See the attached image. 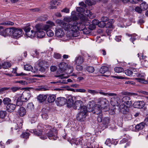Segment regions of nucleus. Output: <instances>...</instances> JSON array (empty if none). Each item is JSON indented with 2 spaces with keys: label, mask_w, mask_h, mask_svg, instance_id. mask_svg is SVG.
<instances>
[{
  "label": "nucleus",
  "mask_w": 148,
  "mask_h": 148,
  "mask_svg": "<svg viewBox=\"0 0 148 148\" xmlns=\"http://www.w3.org/2000/svg\"><path fill=\"white\" fill-rule=\"evenodd\" d=\"M78 18L75 15L71 17H65L64 20L68 23H66L61 20H57V22L60 23V26L65 30L67 31L66 36L69 38L76 37L79 35V32L77 30L78 25H79V22L77 21Z\"/></svg>",
  "instance_id": "f257e3e1"
},
{
  "label": "nucleus",
  "mask_w": 148,
  "mask_h": 148,
  "mask_svg": "<svg viewBox=\"0 0 148 148\" xmlns=\"http://www.w3.org/2000/svg\"><path fill=\"white\" fill-rule=\"evenodd\" d=\"M52 127L49 125H44L43 126V129L40 130H31L29 132L34 133V135L39 137L42 140H45L47 138L46 136L45 135V132H48L51 130L53 129Z\"/></svg>",
  "instance_id": "f03ea898"
},
{
  "label": "nucleus",
  "mask_w": 148,
  "mask_h": 148,
  "mask_svg": "<svg viewBox=\"0 0 148 148\" xmlns=\"http://www.w3.org/2000/svg\"><path fill=\"white\" fill-rule=\"evenodd\" d=\"M30 97V94L29 93L16 95L13 97L12 100L16 102L17 106H20L23 104V102H26L28 100Z\"/></svg>",
  "instance_id": "7ed1b4c3"
},
{
  "label": "nucleus",
  "mask_w": 148,
  "mask_h": 148,
  "mask_svg": "<svg viewBox=\"0 0 148 148\" xmlns=\"http://www.w3.org/2000/svg\"><path fill=\"white\" fill-rule=\"evenodd\" d=\"M78 110L79 112L77 115V119L80 122H83L86 120L87 115V108L86 106H83Z\"/></svg>",
  "instance_id": "20e7f679"
},
{
  "label": "nucleus",
  "mask_w": 148,
  "mask_h": 148,
  "mask_svg": "<svg viewBox=\"0 0 148 148\" xmlns=\"http://www.w3.org/2000/svg\"><path fill=\"white\" fill-rule=\"evenodd\" d=\"M80 19L82 20V22H79V25H78V27L77 29V30L79 31H83L84 34H87L90 33V30L85 28V26L84 25L86 21H87V18L85 17H82Z\"/></svg>",
  "instance_id": "39448f33"
},
{
  "label": "nucleus",
  "mask_w": 148,
  "mask_h": 148,
  "mask_svg": "<svg viewBox=\"0 0 148 148\" xmlns=\"http://www.w3.org/2000/svg\"><path fill=\"white\" fill-rule=\"evenodd\" d=\"M114 96L111 98L110 103L113 106H118L121 104V95L117 97L116 96V95Z\"/></svg>",
  "instance_id": "423d86ee"
},
{
  "label": "nucleus",
  "mask_w": 148,
  "mask_h": 148,
  "mask_svg": "<svg viewBox=\"0 0 148 148\" xmlns=\"http://www.w3.org/2000/svg\"><path fill=\"white\" fill-rule=\"evenodd\" d=\"M36 33L37 34V37L38 38H42L45 35V32L42 30V27L41 25L38 24L36 25Z\"/></svg>",
  "instance_id": "0eeeda50"
},
{
  "label": "nucleus",
  "mask_w": 148,
  "mask_h": 148,
  "mask_svg": "<svg viewBox=\"0 0 148 148\" xmlns=\"http://www.w3.org/2000/svg\"><path fill=\"white\" fill-rule=\"evenodd\" d=\"M47 136L50 139L55 140L58 138L57 133L54 129L51 130L48 132L46 133Z\"/></svg>",
  "instance_id": "6e6552de"
},
{
  "label": "nucleus",
  "mask_w": 148,
  "mask_h": 148,
  "mask_svg": "<svg viewBox=\"0 0 148 148\" xmlns=\"http://www.w3.org/2000/svg\"><path fill=\"white\" fill-rule=\"evenodd\" d=\"M23 29L26 32V35L27 36L31 38H33L35 36L36 32L33 30L30 31L31 28L29 27H25Z\"/></svg>",
  "instance_id": "1a4fd4ad"
},
{
  "label": "nucleus",
  "mask_w": 148,
  "mask_h": 148,
  "mask_svg": "<svg viewBox=\"0 0 148 148\" xmlns=\"http://www.w3.org/2000/svg\"><path fill=\"white\" fill-rule=\"evenodd\" d=\"M12 35L15 38H18L21 36L23 31L20 28L13 27Z\"/></svg>",
  "instance_id": "9d476101"
},
{
  "label": "nucleus",
  "mask_w": 148,
  "mask_h": 148,
  "mask_svg": "<svg viewBox=\"0 0 148 148\" xmlns=\"http://www.w3.org/2000/svg\"><path fill=\"white\" fill-rule=\"evenodd\" d=\"M121 103L123 105H126L129 106L132 105V103L130 97L125 96L121 98Z\"/></svg>",
  "instance_id": "9b49d317"
},
{
  "label": "nucleus",
  "mask_w": 148,
  "mask_h": 148,
  "mask_svg": "<svg viewBox=\"0 0 148 148\" xmlns=\"http://www.w3.org/2000/svg\"><path fill=\"white\" fill-rule=\"evenodd\" d=\"M13 27L11 28H8L2 31L1 30L0 34L4 36H8L12 35Z\"/></svg>",
  "instance_id": "f8f14e48"
},
{
  "label": "nucleus",
  "mask_w": 148,
  "mask_h": 148,
  "mask_svg": "<svg viewBox=\"0 0 148 148\" xmlns=\"http://www.w3.org/2000/svg\"><path fill=\"white\" fill-rule=\"evenodd\" d=\"M66 102L67 99L65 98L62 97L57 98L56 100L57 104L60 106L65 104Z\"/></svg>",
  "instance_id": "ddd939ff"
},
{
  "label": "nucleus",
  "mask_w": 148,
  "mask_h": 148,
  "mask_svg": "<svg viewBox=\"0 0 148 148\" xmlns=\"http://www.w3.org/2000/svg\"><path fill=\"white\" fill-rule=\"evenodd\" d=\"M101 107L100 105L98 104L95 105L91 110H89L88 111L89 112H92L94 114H98L101 112Z\"/></svg>",
  "instance_id": "4468645a"
},
{
  "label": "nucleus",
  "mask_w": 148,
  "mask_h": 148,
  "mask_svg": "<svg viewBox=\"0 0 148 148\" xmlns=\"http://www.w3.org/2000/svg\"><path fill=\"white\" fill-rule=\"evenodd\" d=\"M83 105V102L81 100H77L75 102L73 105L72 107L75 109H78L82 107Z\"/></svg>",
  "instance_id": "2eb2a0df"
},
{
  "label": "nucleus",
  "mask_w": 148,
  "mask_h": 148,
  "mask_svg": "<svg viewBox=\"0 0 148 148\" xmlns=\"http://www.w3.org/2000/svg\"><path fill=\"white\" fill-rule=\"evenodd\" d=\"M109 68L107 66H103L100 69L99 72L102 74H104L108 72L107 75H103V76L108 77L110 75V73L108 71Z\"/></svg>",
  "instance_id": "dca6fc26"
},
{
  "label": "nucleus",
  "mask_w": 148,
  "mask_h": 148,
  "mask_svg": "<svg viewBox=\"0 0 148 148\" xmlns=\"http://www.w3.org/2000/svg\"><path fill=\"white\" fill-rule=\"evenodd\" d=\"M145 103L143 101H136L133 103V106L135 108H142L145 106Z\"/></svg>",
  "instance_id": "f3484780"
},
{
  "label": "nucleus",
  "mask_w": 148,
  "mask_h": 148,
  "mask_svg": "<svg viewBox=\"0 0 148 148\" xmlns=\"http://www.w3.org/2000/svg\"><path fill=\"white\" fill-rule=\"evenodd\" d=\"M119 109L120 112L123 114H127L129 110V108L125 105L123 104L120 106Z\"/></svg>",
  "instance_id": "a211bd4d"
},
{
  "label": "nucleus",
  "mask_w": 148,
  "mask_h": 148,
  "mask_svg": "<svg viewBox=\"0 0 148 148\" xmlns=\"http://www.w3.org/2000/svg\"><path fill=\"white\" fill-rule=\"evenodd\" d=\"M84 62L83 57L80 56L76 57L75 59L74 62L75 64H82Z\"/></svg>",
  "instance_id": "6ab92c4d"
},
{
  "label": "nucleus",
  "mask_w": 148,
  "mask_h": 148,
  "mask_svg": "<svg viewBox=\"0 0 148 148\" xmlns=\"http://www.w3.org/2000/svg\"><path fill=\"white\" fill-rule=\"evenodd\" d=\"M26 109L23 107H20L18 109L17 113L21 116H24L26 114Z\"/></svg>",
  "instance_id": "aec40b11"
},
{
  "label": "nucleus",
  "mask_w": 148,
  "mask_h": 148,
  "mask_svg": "<svg viewBox=\"0 0 148 148\" xmlns=\"http://www.w3.org/2000/svg\"><path fill=\"white\" fill-rule=\"evenodd\" d=\"M58 66L61 71H64L68 68V65L66 63L62 62L59 64Z\"/></svg>",
  "instance_id": "412c9836"
},
{
  "label": "nucleus",
  "mask_w": 148,
  "mask_h": 148,
  "mask_svg": "<svg viewBox=\"0 0 148 148\" xmlns=\"http://www.w3.org/2000/svg\"><path fill=\"white\" fill-rule=\"evenodd\" d=\"M108 101L106 98L102 97L98 99L97 100V103L102 105H105L108 103Z\"/></svg>",
  "instance_id": "4be33fe9"
},
{
  "label": "nucleus",
  "mask_w": 148,
  "mask_h": 148,
  "mask_svg": "<svg viewBox=\"0 0 148 148\" xmlns=\"http://www.w3.org/2000/svg\"><path fill=\"white\" fill-rule=\"evenodd\" d=\"M64 32L62 29H60L56 30L55 35L58 37L61 38L64 35Z\"/></svg>",
  "instance_id": "5701e85b"
},
{
  "label": "nucleus",
  "mask_w": 148,
  "mask_h": 148,
  "mask_svg": "<svg viewBox=\"0 0 148 148\" xmlns=\"http://www.w3.org/2000/svg\"><path fill=\"white\" fill-rule=\"evenodd\" d=\"M145 125V123L144 121V122L140 123L135 126V129L137 130H140L144 128Z\"/></svg>",
  "instance_id": "b1692460"
},
{
  "label": "nucleus",
  "mask_w": 148,
  "mask_h": 148,
  "mask_svg": "<svg viewBox=\"0 0 148 148\" xmlns=\"http://www.w3.org/2000/svg\"><path fill=\"white\" fill-rule=\"evenodd\" d=\"M15 105L13 103H10L6 106L7 110L10 112H12L15 109Z\"/></svg>",
  "instance_id": "393cba45"
},
{
  "label": "nucleus",
  "mask_w": 148,
  "mask_h": 148,
  "mask_svg": "<svg viewBox=\"0 0 148 148\" xmlns=\"http://www.w3.org/2000/svg\"><path fill=\"white\" fill-rule=\"evenodd\" d=\"M43 63L42 61H40L38 65V68L36 69V70H38V69L39 71L41 72H44L45 71V69L43 67Z\"/></svg>",
  "instance_id": "a878e982"
},
{
  "label": "nucleus",
  "mask_w": 148,
  "mask_h": 148,
  "mask_svg": "<svg viewBox=\"0 0 148 148\" xmlns=\"http://www.w3.org/2000/svg\"><path fill=\"white\" fill-rule=\"evenodd\" d=\"M10 63L8 62H4L3 63H2V65L0 64V69L1 67L4 69H7L10 67Z\"/></svg>",
  "instance_id": "bb28decb"
},
{
  "label": "nucleus",
  "mask_w": 148,
  "mask_h": 148,
  "mask_svg": "<svg viewBox=\"0 0 148 148\" xmlns=\"http://www.w3.org/2000/svg\"><path fill=\"white\" fill-rule=\"evenodd\" d=\"M47 97L44 95H40L37 97L38 100L40 102H42L44 101L46 99Z\"/></svg>",
  "instance_id": "cd10ccee"
},
{
  "label": "nucleus",
  "mask_w": 148,
  "mask_h": 148,
  "mask_svg": "<svg viewBox=\"0 0 148 148\" xmlns=\"http://www.w3.org/2000/svg\"><path fill=\"white\" fill-rule=\"evenodd\" d=\"M56 97L54 95H50L47 98L48 101L50 103L54 102L56 100Z\"/></svg>",
  "instance_id": "c85d7f7f"
},
{
  "label": "nucleus",
  "mask_w": 148,
  "mask_h": 148,
  "mask_svg": "<svg viewBox=\"0 0 148 148\" xmlns=\"http://www.w3.org/2000/svg\"><path fill=\"white\" fill-rule=\"evenodd\" d=\"M73 98L71 96H70L69 97L68 99L67 100V105L68 107H71L73 105Z\"/></svg>",
  "instance_id": "c756f323"
},
{
  "label": "nucleus",
  "mask_w": 148,
  "mask_h": 148,
  "mask_svg": "<svg viewBox=\"0 0 148 148\" xmlns=\"http://www.w3.org/2000/svg\"><path fill=\"white\" fill-rule=\"evenodd\" d=\"M22 123V121L21 119L18 120V121H17V124L14 128L15 130H17L21 128L23 125Z\"/></svg>",
  "instance_id": "7c9ffc66"
},
{
  "label": "nucleus",
  "mask_w": 148,
  "mask_h": 148,
  "mask_svg": "<svg viewBox=\"0 0 148 148\" xmlns=\"http://www.w3.org/2000/svg\"><path fill=\"white\" fill-rule=\"evenodd\" d=\"M84 14L85 16H87L90 18H92L93 17L92 12L89 10H87L86 11L85 10V12H84Z\"/></svg>",
  "instance_id": "2f4dec72"
},
{
  "label": "nucleus",
  "mask_w": 148,
  "mask_h": 148,
  "mask_svg": "<svg viewBox=\"0 0 148 148\" xmlns=\"http://www.w3.org/2000/svg\"><path fill=\"white\" fill-rule=\"evenodd\" d=\"M140 7L142 10H145L148 8V4L145 2L142 3L140 5Z\"/></svg>",
  "instance_id": "473e14b6"
},
{
  "label": "nucleus",
  "mask_w": 148,
  "mask_h": 148,
  "mask_svg": "<svg viewBox=\"0 0 148 148\" xmlns=\"http://www.w3.org/2000/svg\"><path fill=\"white\" fill-rule=\"evenodd\" d=\"M126 35L129 37H131L130 39V40L131 41L133 44H134V43H133V42L136 40V37L137 36V35L135 34H127Z\"/></svg>",
  "instance_id": "72a5a7b5"
},
{
  "label": "nucleus",
  "mask_w": 148,
  "mask_h": 148,
  "mask_svg": "<svg viewBox=\"0 0 148 148\" xmlns=\"http://www.w3.org/2000/svg\"><path fill=\"white\" fill-rule=\"evenodd\" d=\"M11 102V99L9 98H5L3 100V102L4 104L7 105L10 104Z\"/></svg>",
  "instance_id": "f704fd0d"
},
{
  "label": "nucleus",
  "mask_w": 148,
  "mask_h": 148,
  "mask_svg": "<svg viewBox=\"0 0 148 148\" xmlns=\"http://www.w3.org/2000/svg\"><path fill=\"white\" fill-rule=\"evenodd\" d=\"M30 135V134L29 132H25L22 134L21 136L23 138L27 139L29 138V136Z\"/></svg>",
  "instance_id": "c9c22d12"
},
{
  "label": "nucleus",
  "mask_w": 148,
  "mask_h": 148,
  "mask_svg": "<svg viewBox=\"0 0 148 148\" xmlns=\"http://www.w3.org/2000/svg\"><path fill=\"white\" fill-rule=\"evenodd\" d=\"M85 2L86 4H88L89 6L94 5L96 3L95 1L93 0H86L85 1Z\"/></svg>",
  "instance_id": "e433bc0d"
},
{
  "label": "nucleus",
  "mask_w": 148,
  "mask_h": 148,
  "mask_svg": "<svg viewBox=\"0 0 148 148\" xmlns=\"http://www.w3.org/2000/svg\"><path fill=\"white\" fill-rule=\"evenodd\" d=\"M61 1L60 0H52L51 1V5H59L61 3Z\"/></svg>",
  "instance_id": "4c0bfd02"
},
{
  "label": "nucleus",
  "mask_w": 148,
  "mask_h": 148,
  "mask_svg": "<svg viewBox=\"0 0 148 148\" xmlns=\"http://www.w3.org/2000/svg\"><path fill=\"white\" fill-rule=\"evenodd\" d=\"M24 69L25 70L27 71H31L32 72L33 70L32 67L29 64H26L24 66Z\"/></svg>",
  "instance_id": "58836bf2"
},
{
  "label": "nucleus",
  "mask_w": 148,
  "mask_h": 148,
  "mask_svg": "<svg viewBox=\"0 0 148 148\" xmlns=\"http://www.w3.org/2000/svg\"><path fill=\"white\" fill-rule=\"evenodd\" d=\"M99 93L104 95H108L109 96H114V95H116V94L115 93H106L103 92L101 90L99 92Z\"/></svg>",
  "instance_id": "ea45409f"
},
{
  "label": "nucleus",
  "mask_w": 148,
  "mask_h": 148,
  "mask_svg": "<svg viewBox=\"0 0 148 148\" xmlns=\"http://www.w3.org/2000/svg\"><path fill=\"white\" fill-rule=\"evenodd\" d=\"M86 71L90 73H92L94 71V68L92 66H88L86 68Z\"/></svg>",
  "instance_id": "a19ab883"
},
{
  "label": "nucleus",
  "mask_w": 148,
  "mask_h": 148,
  "mask_svg": "<svg viewBox=\"0 0 148 148\" xmlns=\"http://www.w3.org/2000/svg\"><path fill=\"white\" fill-rule=\"evenodd\" d=\"M13 73L16 74L15 75L16 76H20L23 75H26L27 74L24 73L23 72L21 73H16V69H13Z\"/></svg>",
  "instance_id": "79ce46f5"
},
{
  "label": "nucleus",
  "mask_w": 148,
  "mask_h": 148,
  "mask_svg": "<svg viewBox=\"0 0 148 148\" xmlns=\"http://www.w3.org/2000/svg\"><path fill=\"white\" fill-rule=\"evenodd\" d=\"M115 71L117 73H120L124 71L123 69L121 67H116L114 68Z\"/></svg>",
  "instance_id": "37998d69"
},
{
  "label": "nucleus",
  "mask_w": 148,
  "mask_h": 148,
  "mask_svg": "<svg viewBox=\"0 0 148 148\" xmlns=\"http://www.w3.org/2000/svg\"><path fill=\"white\" fill-rule=\"evenodd\" d=\"M7 113L5 111H1L0 112V118L4 119L6 116Z\"/></svg>",
  "instance_id": "c03bdc74"
},
{
  "label": "nucleus",
  "mask_w": 148,
  "mask_h": 148,
  "mask_svg": "<svg viewBox=\"0 0 148 148\" xmlns=\"http://www.w3.org/2000/svg\"><path fill=\"white\" fill-rule=\"evenodd\" d=\"M135 79L137 80V82H139L141 83H146L147 81L145 80L144 78H141L140 77L136 78Z\"/></svg>",
  "instance_id": "a18cd8bd"
},
{
  "label": "nucleus",
  "mask_w": 148,
  "mask_h": 148,
  "mask_svg": "<svg viewBox=\"0 0 148 148\" xmlns=\"http://www.w3.org/2000/svg\"><path fill=\"white\" fill-rule=\"evenodd\" d=\"M85 8L81 7H78L76 8V10L77 12L80 13H84L85 12Z\"/></svg>",
  "instance_id": "49530a36"
},
{
  "label": "nucleus",
  "mask_w": 148,
  "mask_h": 148,
  "mask_svg": "<svg viewBox=\"0 0 148 148\" xmlns=\"http://www.w3.org/2000/svg\"><path fill=\"white\" fill-rule=\"evenodd\" d=\"M46 34L48 36L51 37L53 36L54 33L51 30L49 29L46 32Z\"/></svg>",
  "instance_id": "de8ad7c7"
},
{
  "label": "nucleus",
  "mask_w": 148,
  "mask_h": 148,
  "mask_svg": "<svg viewBox=\"0 0 148 148\" xmlns=\"http://www.w3.org/2000/svg\"><path fill=\"white\" fill-rule=\"evenodd\" d=\"M55 76L56 77H58L61 79H63L64 78H67L68 77L65 76V75L64 74H57V75H56Z\"/></svg>",
  "instance_id": "09e8293b"
},
{
  "label": "nucleus",
  "mask_w": 148,
  "mask_h": 148,
  "mask_svg": "<svg viewBox=\"0 0 148 148\" xmlns=\"http://www.w3.org/2000/svg\"><path fill=\"white\" fill-rule=\"evenodd\" d=\"M88 92L94 95L99 93V92L95 90L88 89Z\"/></svg>",
  "instance_id": "8fccbe9b"
},
{
  "label": "nucleus",
  "mask_w": 148,
  "mask_h": 148,
  "mask_svg": "<svg viewBox=\"0 0 148 148\" xmlns=\"http://www.w3.org/2000/svg\"><path fill=\"white\" fill-rule=\"evenodd\" d=\"M125 73L127 75L129 76H131L132 75L133 73L132 71L130 70H126L125 71Z\"/></svg>",
  "instance_id": "3c124183"
},
{
  "label": "nucleus",
  "mask_w": 148,
  "mask_h": 148,
  "mask_svg": "<svg viewBox=\"0 0 148 148\" xmlns=\"http://www.w3.org/2000/svg\"><path fill=\"white\" fill-rule=\"evenodd\" d=\"M41 26H42V30H45L46 32L47 30H49L50 26L48 25H43V26H42V25H41Z\"/></svg>",
  "instance_id": "603ef678"
},
{
  "label": "nucleus",
  "mask_w": 148,
  "mask_h": 148,
  "mask_svg": "<svg viewBox=\"0 0 148 148\" xmlns=\"http://www.w3.org/2000/svg\"><path fill=\"white\" fill-rule=\"evenodd\" d=\"M1 24L4 25H12L14 24V23L9 21H7L5 22L2 23Z\"/></svg>",
  "instance_id": "864d4df0"
},
{
  "label": "nucleus",
  "mask_w": 148,
  "mask_h": 148,
  "mask_svg": "<svg viewBox=\"0 0 148 148\" xmlns=\"http://www.w3.org/2000/svg\"><path fill=\"white\" fill-rule=\"evenodd\" d=\"M20 89V88L16 86H13L10 88V90L12 92H14Z\"/></svg>",
  "instance_id": "5fc2aeb1"
},
{
  "label": "nucleus",
  "mask_w": 148,
  "mask_h": 148,
  "mask_svg": "<svg viewBox=\"0 0 148 148\" xmlns=\"http://www.w3.org/2000/svg\"><path fill=\"white\" fill-rule=\"evenodd\" d=\"M27 107L29 109L32 110L34 109V105L32 103H29L27 105Z\"/></svg>",
  "instance_id": "6e6d98bb"
},
{
  "label": "nucleus",
  "mask_w": 148,
  "mask_h": 148,
  "mask_svg": "<svg viewBox=\"0 0 148 148\" xmlns=\"http://www.w3.org/2000/svg\"><path fill=\"white\" fill-rule=\"evenodd\" d=\"M75 67L76 69L78 71H82L83 68V66L80 65V64H77Z\"/></svg>",
  "instance_id": "4d7b16f0"
},
{
  "label": "nucleus",
  "mask_w": 148,
  "mask_h": 148,
  "mask_svg": "<svg viewBox=\"0 0 148 148\" xmlns=\"http://www.w3.org/2000/svg\"><path fill=\"white\" fill-rule=\"evenodd\" d=\"M38 89L41 91H45L48 90V88L45 86H40Z\"/></svg>",
  "instance_id": "13d9d810"
},
{
  "label": "nucleus",
  "mask_w": 148,
  "mask_h": 148,
  "mask_svg": "<svg viewBox=\"0 0 148 148\" xmlns=\"http://www.w3.org/2000/svg\"><path fill=\"white\" fill-rule=\"evenodd\" d=\"M103 124L105 125L108 124L109 122V120L108 118H105L103 120Z\"/></svg>",
  "instance_id": "bf43d9fd"
},
{
  "label": "nucleus",
  "mask_w": 148,
  "mask_h": 148,
  "mask_svg": "<svg viewBox=\"0 0 148 148\" xmlns=\"http://www.w3.org/2000/svg\"><path fill=\"white\" fill-rule=\"evenodd\" d=\"M98 25L100 27H103L106 26V23L102 21H99Z\"/></svg>",
  "instance_id": "052dcab7"
},
{
  "label": "nucleus",
  "mask_w": 148,
  "mask_h": 148,
  "mask_svg": "<svg viewBox=\"0 0 148 148\" xmlns=\"http://www.w3.org/2000/svg\"><path fill=\"white\" fill-rule=\"evenodd\" d=\"M135 10L138 13L140 14L141 13L142 10L140 7L137 6L135 8Z\"/></svg>",
  "instance_id": "680f3d73"
},
{
  "label": "nucleus",
  "mask_w": 148,
  "mask_h": 148,
  "mask_svg": "<svg viewBox=\"0 0 148 148\" xmlns=\"http://www.w3.org/2000/svg\"><path fill=\"white\" fill-rule=\"evenodd\" d=\"M142 0H130V2L132 4H136L138 2H142Z\"/></svg>",
  "instance_id": "e2e57ef3"
},
{
  "label": "nucleus",
  "mask_w": 148,
  "mask_h": 148,
  "mask_svg": "<svg viewBox=\"0 0 148 148\" xmlns=\"http://www.w3.org/2000/svg\"><path fill=\"white\" fill-rule=\"evenodd\" d=\"M105 27L106 28H114L113 25L110 23H109L108 22L107 23V24H106V26H105Z\"/></svg>",
  "instance_id": "0e129e2a"
},
{
  "label": "nucleus",
  "mask_w": 148,
  "mask_h": 148,
  "mask_svg": "<svg viewBox=\"0 0 148 148\" xmlns=\"http://www.w3.org/2000/svg\"><path fill=\"white\" fill-rule=\"evenodd\" d=\"M53 56L54 58L56 59H60L61 57V55L60 54L57 53H55Z\"/></svg>",
  "instance_id": "69168bd1"
},
{
  "label": "nucleus",
  "mask_w": 148,
  "mask_h": 148,
  "mask_svg": "<svg viewBox=\"0 0 148 148\" xmlns=\"http://www.w3.org/2000/svg\"><path fill=\"white\" fill-rule=\"evenodd\" d=\"M14 83H19L22 85H25L26 83V82L25 81L23 80H20L18 81H16L14 82Z\"/></svg>",
  "instance_id": "338daca9"
},
{
  "label": "nucleus",
  "mask_w": 148,
  "mask_h": 148,
  "mask_svg": "<svg viewBox=\"0 0 148 148\" xmlns=\"http://www.w3.org/2000/svg\"><path fill=\"white\" fill-rule=\"evenodd\" d=\"M32 54L33 57H36L39 54V52L37 50H35L32 52Z\"/></svg>",
  "instance_id": "774afa93"
}]
</instances>
